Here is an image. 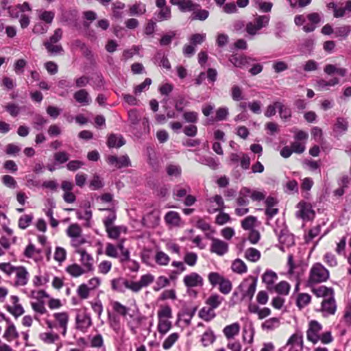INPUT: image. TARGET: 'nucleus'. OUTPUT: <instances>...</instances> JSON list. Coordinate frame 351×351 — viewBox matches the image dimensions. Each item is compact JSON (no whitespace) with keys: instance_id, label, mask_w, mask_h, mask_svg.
I'll use <instances>...</instances> for the list:
<instances>
[{"instance_id":"1","label":"nucleus","mask_w":351,"mask_h":351,"mask_svg":"<svg viewBox=\"0 0 351 351\" xmlns=\"http://www.w3.org/2000/svg\"><path fill=\"white\" fill-rule=\"evenodd\" d=\"M330 276L329 271L321 263L314 264L310 270L308 284H315L326 282Z\"/></svg>"},{"instance_id":"2","label":"nucleus","mask_w":351,"mask_h":351,"mask_svg":"<svg viewBox=\"0 0 351 351\" xmlns=\"http://www.w3.org/2000/svg\"><path fill=\"white\" fill-rule=\"evenodd\" d=\"M257 285V279L254 277L250 276L245 279L237 287V289L242 293L240 301L245 298H248L251 301L256 291Z\"/></svg>"},{"instance_id":"3","label":"nucleus","mask_w":351,"mask_h":351,"mask_svg":"<svg viewBox=\"0 0 351 351\" xmlns=\"http://www.w3.org/2000/svg\"><path fill=\"white\" fill-rule=\"evenodd\" d=\"M183 282L189 292L191 291L192 288L202 287L204 285V279L199 274L191 272L184 277ZM192 292L195 293L193 291Z\"/></svg>"},{"instance_id":"4","label":"nucleus","mask_w":351,"mask_h":351,"mask_svg":"<svg viewBox=\"0 0 351 351\" xmlns=\"http://www.w3.org/2000/svg\"><path fill=\"white\" fill-rule=\"evenodd\" d=\"M322 328V326L318 322L315 320L311 321L306 332L307 339L313 343L318 342Z\"/></svg>"},{"instance_id":"5","label":"nucleus","mask_w":351,"mask_h":351,"mask_svg":"<svg viewBox=\"0 0 351 351\" xmlns=\"http://www.w3.org/2000/svg\"><path fill=\"white\" fill-rule=\"evenodd\" d=\"M207 202L209 204L207 211L210 214L221 211L225 208L223 199L220 195H215L208 198Z\"/></svg>"},{"instance_id":"6","label":"nucleus","mask_w":351,"mask_h":351,"mask_svg":"<svg viewBox=\"0 0 351 351\" xmlns=\"http://www.w3.org/2000/svg\"><path fill=\"white\" fill-rule=\"evenodd\" d=\"M298 211L296 215L304 220H312L315 217V212L311 206L304 202H300L298 204Z\"/></svg>"},{"instance_id":"7","label":"nucleus","mask_w":351,"mask_h":351,"mask_svg":"<svg viewBox=\"0 0 351 351\" xmlns=\"http://www.w3.org/2000/svg\"><path fill=\"white\" fill-rule=\"evenodd\" d=\"M107 161L109 165L114 166L117 169L128 167L131 166V162L128 155H123L120 157L116 156H109Z\"/></svg>"},{"instance_id":"8","label":"nucleus","mask_w":351,"mask_h":351,"mask_svg":"<svg viewBox=\"0 0 351 351\" xmlns=\"http://www.w3.org/2000/svg\"><path fill=\"white\" fill-rule=\"evenodd\" d=\"M16 280L14 285L17 287H23L27 284L29 280V273L26 268L23 266L16 267L14 271Z\"/></svg>"},{"instance_id":"9","label":"nucleus","mask_w":351,"mask_h":351,"mask_svg":"<svg viewBox=\"0 0 351 351\" xmlns=\"http://www.w3.org/2000/svg\"><path fill=\"white\" fill-rule=\"evenodd\" d=\"M92 325L91 317L89 314L82 313L76 316V328L82 332H86Z\"/></svg>"},{"instance_id":"10","label":"nucleus","mask_w":351,"mask_h":351,"mask_svg":"<svg viewBox=\"0 0 351 351\" xmlns=\"http://www.w3.org/2000/svg\"><path fill=\"white\" fill-rule=\"evenodd\" d=\"M228 250V245L225 241L219 239L213 238L210 246V252L219 256H223Z\"/></svg>"},{"instance_id":"11","label":"nucleus","mask_w":351,"mask_h":351,"mask_svg":"<svg viewBox=\"0 0 351 351\" xmlns=\"http://www.w3.org/2000/svg\"><path fill=\"white\" fill-rule=\"evenodd\" d=\"M160 215L158 210H152L147 214L142 219L143 226L147 228H154L159 224Z\"/></svg>"},{"instance_id":"12","label":"nucleus","mask_w":351,"mask_h":351,"mask_svg":"<svg viewBox=\"0 0 351 351\" xmlns=\"http://www.w3.org/2000/svg\"><path fill=\"white\" fill-rule=\"evenodd\" d=\"M75 252L80 255V261L82 262L84 269L88 271H93L94 269V267L93 258L92 256L88 254L86 251L83 249H77Z\"/></svg>"},{"instance_id":"13","label":"nucleus","mask_w":351,"mask_h":351,"mask_svg":"<svg viewBox=\"0 0 351 351\" xmlns=\"http://www.w3.org/2000/svg\"><path fill=\"white\" fill-rule=\"evenodd\" d=\"M11 302L12 303V306H8L7 310L15 317H18L22 315L24 313V309L23 306L19 304V297L16 295H12L10 297Z\"/></svg>"},{"instance_id":"14","label":"nucleus","mask_w":351,"mask_h":351,"mask_svg":"<svg viewBox=\"0 0 351 351\" xmlns=\"http://www.w3.org/2000/svg\"><path fill=\"white\" fill-rule=\"evenodd\" d=\"M53 317L58 324L59 327L62 329V334L65 336L67 331V325L69 322V314L66 312L55 313Z\"/></svg>"},{"instance_id":"15","label":"nucleus","mask_w":351,"mask_h":351,"mask_svg":"<svg viewBox=\"0 0 351 351\" xmlns=\"http://www.w3.org/2000/svg\"><path fill=\"white\" fill-rule=\"evenodd\" d=\"M322 310L329 315L335 314L336 311V303L334 295L324 298L322 302Z\"/></svg>"},{"instance_id":"16","label":"nucleus","mask_w":351,"mask_h":351,"mask_svg":"<svg viewBox=\"0 0 351 351\" xmlns=\"http://www.w3.org/2000/svg\"><path fill=\"white\" fill-rule=\"evenodd\" d=\"M254 60L250 57L245 56H232L230 61L237 67L245 68L250 65L251 61Z\"/></svg>"},{"instance_id":"17","label":"nucleus","mask_w":351,"mask_h":351,"mask_svg":"<svg viewBox=\"0 0 351 351\" xmlns=\"http://www.w3.org/2000/svg\"><path fill=\"white\" fill-rule=\"evenodd\" d=\"M65 271L72 277L73 278H78L83 274L88 272L86 269L83 268L82 266L77 263H73L71 265H68Z\"/></svg>"},{"instance_id":"18","label":"nucleus","mask_w":351,"mask_h":351,"mask_svg":"<svg viewBox=\"0 0 351 351\" xmlns=\"http://www.w3.org/2000/svg\"><path fill=\"white\" fill-rule=\"evenodd\" d=\"M165 221L168 226L176 227L180 226L181 218L178 213L169 211L165 216Z\"/></svg>"},{"instance_id":"19","label":"nucleus","mask_w":351,"mask_h":351,"mask_svg":"<svg viewBox=\"0 0 351 351\" xmlns=\"http://www.w3.org/2000/svg\"><path fill=\"white\" fill-rule=\"evenodd\" d=\"M239 331L240 325L237 322L226 326L223 330V332L228 339H233L239 333Z\"/></svg>"},{"instance_id":"20","label":"nucleus","mask_w":351,"mask_h":351,"mask_svg":"<svg viewBox=\"0 0 351 351\" xmlns=\"http://www.w3.org/2000/svg\"><path fill=\"white\" fill-rule=\"evenodd\" d=\"M324 71L328 75H332L335 73L344 77L347 74V69L345 68L337 67L335 64H328L324 68Z\"/></svg>"},{"instance_id":"21","label":"nucleus","mask_w":351,"mask_h":351,"mask_svg":"<svg viewBox=\"0 0 351 351\" xmlns=\"http://www.w3.org/2000/svg\"><path fill=\"white\" fill-rule=\"evenodd\" d=\"M154 19L158 22L169 20L171 18V11L169 7L159 8L154 14Z\"/></svg>"},{"instance_id":"22","label":"nucleus","mask_w":351,"mask_h":351,"mask_svg":"<svg viewBox=\"0 0 351 351\" xmlns=\"http://www.w3.org/2000/svg\"><path fill=\"white\" fill-rule=\"evenodd\" d=\"M339 83L337 77H333L328 81L324 79H319L316 82V86L319 90H328L330 86H334Z\"/></svg>"},{"instance_id":"23","label":"nucleus","mask_w":351,"mask_h":351,"mask_svg":"<svg viewBox=\"0 0 351 351\" xmlns=\"http://www.w3.org/2000/svg\"><path fill=\"white\" fill-rule=\"evenodd\" d=\"M73 97L77 102L84 106L88 105L91 101L88 93L84 89H80L76 91L73 95Z\"/></svg>"},{"instance_id":"24","label":"nucleus","mask_w":351,"mask_h":351,"mask_svg":"<svg viewBox=\"0 0 351 351\" xmlns=\"http://www.w3.org/2000/svg\"><path fill=\"white\" fill-rule=\"evenodd\" d=\"M348 129V121L343 117H338L334 125L333 130L337 134L342 135L346 133Z\"/></svg>"},{"instance_id":"25","label":"nucleus","mask_w":351,"mask_h":351,"mask_svg":"<svg viewBox=\"0 0 351 351\" xmlns=\"http://www.w3.org/2000/svg\"><path fill=\"white\" fill-rule=\"evenodd\" d=\"M125 141L121 135L110 134L108 136L107 145L110 148L121 147L125 145Z\"/></svg>"},{"instance_id":"26","label":"nucleus","mask_w":351,"mask_h":351,"mask_svg":"<svg viewBox=\"0 0 351 351\" xmlns=\"http://www.w3.org/2000/svg\"><path fill=\"white\" fill-rule=\"evenodd\" d=\"M251 193L250 189L247 187H242L239 193V196L237 199V203L239 206H247L249 204V200L247 197L250 196Z\"/></svg>"},{"instance_id":"27","label":"nucleus","mask_w":351,"mask_h":351,"mask_svg":"<svg viewBox=\"0 0 351 351\" xmlns=\"http://www.w3.org/2000/svg\"><path fill=\"white\" fill-rule=\"evenodd\" d=\"M312 292L318 298H327L331 295H334V291L332 288L326 286H320L312 289Z\"/></svg>"},{"instance_id":"28","label":"nucleus","mask_w":351,"mask_h":351,"mask_svg":"<svg viewBox=\"0 0 351 351\" xmlns=\"http://www.w3.org/2000/svg\"><path fill=\"white\" fill-rule=\"evenodd\" d=\"M280 326V319L277 317H271L266 319L261 324V328L263 330L271 331L278 328Z\"/></svg>"},{"instance_id":"29","label":"nucleus","mask_w":351,"mask_h":351,"mask_svg":"<svg viewBox=\"0 0 351 351\" xmlns=\"http://www.w3.org/2000/svg\"><path fill=\"white\" fill-rule=\"evenodd\" d=\"M180 5L179 9L181 12H193L197 8L200 7V5L194 3L191 0H182L181 3H179Z\"/></svg>"},{"instance_id":"30","label":"nucleus","mask_w":351,"mask_h":351,"mask_svg":"<svg viewBox=\"0 0 351 351\" xmlns=\"http://www.w3.org/2000/svg\"><path fill=\"white\" fill-rule=\"evenodd\" d=\"M287 346H291L290 348H297L303 349V339L302 336L299 334H293L289 339Z\"/></svg>"},{"instance_id":"31","label":"nucleus","mask_w":351,"mask_h":351,"mask_svg":"<svg viewBox=\"0 0 351 351\" xmlns=\"http://www.w3.org/2000/svg\"><path fill=\"white\" fill-rule=\"evenodd\" d=\"M277 278V274L271 270L266 271L263 275V282L267 285L268 289L274 285Z\"/></svg>"},{"instance_id":"32","label":"nucleus","mask_w":351,"mask_h":351,"mask_svg":"<svg viewBox=\"0 0 351 351\" xmlns=\"http://www.w3.org/2000/svg\"><path fill=\"white\" fill-rule=\"evenodd\" d=\"M277 108L280 118L284 121H287L291 117V110L289 107L285 106L282 102L277 101Z\"/></svg>"},{"instance_id":"33","label":"nucleus","mask_w":351,"mask_h":351,"mask_svg":"<svg viewBox=\"0 0 351 351\" xmlns=\"http://www.w3.org/2000/svg\"><path fill=\"white\" fill-rule=\"evenodd\" d=\"M223 298L218 294L210 295L206 300V304L210 308L215 309L218 308L222 303Z\"/></svg>"},{"instance_id":"34","label":"nucleus","mask_w":351,"mask_h":351,"mask_svg":"<svg viewBox=\"0 0 351 351\" xmlns=\"http://www.w3.org/2000/svg\"><path fill=\"white\" fill-rule=\"evenodd\" d=\"M129 12L131 16L143 15L146 12V5L141 2L136 3L130 7Z\"/></svg>"},{"instance_id":"35","label":"nucleus","mask_w":351,"mask_h":351,"mask_svg":"<svg viewBox=\"0 0 351 351\" xmlns=\"http://www.w3.org/2000/svg\"><path fill=\"white\" fill-rule=\"evenodd\" d=\"M3 337L8 341H12L13 339H15L19 337V333L16 331V327L14 325V324L12 323L9 324Z\"/></svg>"},{"instance_id":"36","label":"nucleus","mask_w":351,"mask_h":351,"mask_svg":"<svg viewBox=\"0 0 351 351\" xmlns=\"http://www.w3.org/2000/svg\"><path fill=\"white\" fill-rule=\"evenodd\" d=\"M209 16V12L206 10H202L199 8H197L192 13L190 19L191 21H205Z\"/></svg>"},{"instance_id":"37","label":"nucleus","mask_w":351,"mask_h":351,"mask_svg":"<svg viewBox=\"0 0 351 351\" xmlns=\"http://www.w3.org/2000/svg\"><path fill=\"white\" fill-rule=\"evenodd\" d=\"M154 259L156 263L160 266H166L170 262V257L162 251H157Z\"/></svg>"},{"instance_id":"38","label":"nucleus","mask_w":351,"mask_h":351,"mask_svg":"<svg viewBox=\"0 0 351 351\" xmlns=\"http://www.w3.org/2000/svg\"><path fill=\"white\" fill-rule=\"evenodd\" d=\"M215 315L214 309L210 307L208 308L204 307L199 311V317L206 322L210 321L215 317Z\"/></svg>"},{"instance_id":"39","label":"nucleus","mask_w":351,"mask_h":351,"mask_svg":"<svg viewBox=\"0 0 351 351\" xmlns=\"http://www.w3.org/2000/svg\"><path fill=\"white\" fill-rule=\"evenodd\" d=\"M231 268L235 273L241 274L247 271L245 263L241 259H236L233 261Z\"/></svg>"},{"instance_id":"40","label":"nucleus","mask_w":351,"mask_h":351,"mask_svg":"<svg viewBox=\"0 0 351 351\" xmlns=\"http://www.w3.org/2000/svg\"><path fill=\"white\" fill-rule=\"evenodd\" d=\"M245 257L251 262H256L261 258V252L254 247H250L246 250Z\"/></svg>"},{"instance_id":"41","label":"nucleus","mask_w":351,"mask_h":351,"mask_svg":"<svg viewBox=\"0 0 351 351\" xmlns=\"http://www.w3.org/2000/svg\"><path fill=\"white\" fill-rule=\"evenodd\" d=\"M126 282L127 280L123 278H117L113 279L111 281V285L112 289L119 291V292H124L125 289H126Z\"/></svg>"},{"instance_id":"42","label":"nucleus","mask_w":351,"mask_h":351,"mask_svg":"<svg viewBox=\"0 0 351 351\" xmlns=\"http://www.w3.org/2000/svg\"><path fill=\"white\" fill-rule=\"evenodd\" d=\"M199 162L202 165H207L212 169H216L219 167V162L212 156H206L200 158Z\"/></svg>"},{"instance_id":"43","label":"nucleus","mask_w":351,"mask_h":351,"mask_svg":"<svg viewBox=\"0 0 351 351\" xmlns=\"http://www.w3.org/2000/svg\"><path fill=\"white\" fill-rule=\"evenodd\" d=\"M230 95L234 101H239L244 99L242 89L238 85H234L230 89Z\"/></svg>"},{"instance_id":"44","label":"nucleus","mask_w":351,"mask_h":351,"mask_svg":"<svg viewBox=\"0 0 351 351\" xmlns=\"http://www.w3.org/2000/svg\"><path fill=\"white\" fill-rule=\"evenodd\" d=\"M180 335L178 332L171 333L170 335L166 338L162 343V348L165 350L170 349L173 345L178 341Z\"/></svg>"},{"instance_id":"45","label":"nucleus","mask_w":351,"mask_h":351,"mask_svg":"<svg viewBox=\"0 0 351 351\" xmlns=\"http://www.w3.org/2000/svg\"><path fill=\"white\" fill-rule=\"evenodd\" d=\"M232 289V285L230 280L228 278H223L219 285V291L223 294L227 295L230 293Z\"/></svg>"},{"instance_id":"46","label":"nucleus","mask_w":351,"mask_h":351,"mask_svg":"<svg viewBox=\"0 0 351 351\" xmlns=\"http://www.w3.org/2000/svg\"><path fill=\"white\" fill-rule=\"evenodd\" d=\"M215 339V337L210 329L207 330L203 335L201 341L204 346H208L212 344Z\"/></svg>"},{"instance_id":"47","label":"nucleus","mask_w":351,"mask_h":351,"mask_svg":"<svg viewBox=\"0 0 351 351\" xmlns=\"http://www.w3.org/2000/svg\"><path fill=\"white\" fill-rule=\"evenodd\" d=\"M171 322L168 319H159L158 330L160 334L165 335L171 328Z\"/></svg>"},{"instance_id":"48","label":"nucleus","mask_w":351,"mask_h":351,"mask_svg":"<svg viewBox=\"0 0 351 351\" xmlns=\"http://www.w3.org/2000/svg\"><path fill=\"white\" fill-rule=\"evenodd\" d=\"M33 218L34 216L32 214L21 216L19 219V227L22 230L26 229L32 223Z\"/></svg>"},{"instance_id":"49","label":"nucleus","mask_w":351,"mask_h":351,"mask_svg":"<svg viewBox=\"0 0 351 351\" xmlns=\"http://www.w3.org/2000/svg\"><path fill=\"white\" fill-rule=\"evenodd\" d=\"M270 17L267 15H260L254 18V21L257 25V27L261 29L263 27H266L269 22Z\"/></svg>"},{"instance_id":"50","label":"nucleus","mask_w":351,"mask_h":351,"mask_svg":"<svg viewBox=\"0 0 351 351\" xmlns=\"http://www.w3.org/2000/svg\"><path fill=\"white\" fill-rule=\"evenodd\" d=\"M82 232V228L76 223L71 224L66 230V234L71 239L81 235Z\"/></svg>"},{"instance_id":"51","label":"nucleus","mask_w":351,"mask_h":351,"mask_svg":"<svg viewBox=\"0 0 351 351\" xmlns=\"http://www.w3.org/2000/svg\"><path fill=\"white\" fill-rule=\"evenodd\" d=\"M311 297L308 293H300L297 298L296 304L300 308H302L311 302Z\"/></svg>"},{"instance_id":"52","label":"nucleus","mask_w":351,"mask_h":351,"mask_svg":"<svg viewBox=\"0 0 351 351\" xmlns=\"http://www.w3.org/2000/svg\"><path fill=\"white\" fill-rule=\"evenodd\" d=\"M40 339L47 343H53L58 340V335L53 332H43L40 334Z\"/></svg>"},{"instance_id":"53","label":"nucleus","mask_w":351,"mask_h":351,"mask_svg":"<svg viewBox=\"0 0 351 351\" xmlns=\"http://www.w3.org/2000/svg\"><path fill=\"white\" fill-rule=\"evenodd\" d=\"M223 278L224 277L223 276L217 272H210L208 275V280L213 287L219 285Z\"/></svg>"},{"instance_id":"54","label":"nucleus","mask_w":351,"mask_h":351,"mask_svg":"<svg viewBox=\"0 0 351 351\" xmlns=\"http://www.w3.org/2000/svg\"><path fill=\"white\" fill-rule=\"evenodd\" d=\"M158 319H168L172 317L171 308L169 306H162L158 311Z\"/></svg>"},{"instance_id":"55","label":"nucleus","mask_w":351,"mask_h":351,"mask_svg":"<svg viewBox=\"0 0 351 351\" xmlns=\"http://www.w3.org/2000/svg\"><path fill=\"white\" fill-rule=\"evenodd\" d=\"M351 32V27L348 25H345L339 27H337L335 30V34L337 37L346 38Z\"/></svg>"},{"instance_id":"56","label":"nucleus","mask_w":351,"mask_h":351,"mask_svg":"<svg viewBox=\"0 0 351 351\" xmlns=\"http://www.w3.org/2000/svg\"><path fill=\"white\" fill-rule=\"evenodd\" d=\"M2 183L10 189H15L17 186V182L15 179L10 175H4L1 177Z\"/></svg>"},{"instance_id":"57","label":"nucleus","mask_w":351,"mask_h":351,"mask_svg":"<svg viewBox=\"0 0 351 351\" xmlns=\"http://www.w3.org/2000/svg\"><path fill=\"white\" fill-rule=\"evenodd\" d=\"M289 289L290 285L286 281H281L275 287L276 291L282 295H287L289 292Z\"/></svg>"},{"instance_id":"58","label":"nucleus","mask_w":351,"mask_h":351,"mask_svg":"<svg viewBox=\"0 0 351 351\" xmlns=\"http://www.w3.org/2000/svg\"><path fill=\"white\" fill-rule=\"evenodd\" d=\"M256 218L254 216H248L241 221V227L244 230H251L254 226Z\"/></svg>"},{"instance_id":"59","label":"nucleus","mask_w":351,"mask_h":351,"mask_svg":"<svg viewBox=\"0 0 351 351\" xmlns=\"http://www.w3.org/2000/svg\"><path fill=\"white\" fill-rule=\"evenodd\" d=\"M66 257V252L65 249L61 247H57L54 253V259L61 263L65 261Z\"/></svg>"},{"instance_id":"60","label":"nucleus","mask_w":351,"mask_h":351,"mask_svg":"<svg viewBox=\"0 0 351 351\" xmlns=\"http://www.w3.org/2000/svg\"><path fill=\"white\" fill-rule=\"evenodd\" d=\"M176 31H170L167 34L163 35L160 40V45H162V46L169 45L171 43L172 40L176 36Z\"/></svg>"},{"instance_id":"61","label":"nucleus","mask_w":351,"mask_h":351,"mask_svg":"<svg viewBox=\"0 0 351 351\" xmlns=\"http://www.w3.org/2000/svg\"><path fill=\"white\" fill-rule=\"evenodd\" d=\"M112 308L115 312L122 316H125L129 311V308L121 304L119 302L115 301L112 303Z\"/></svg>"},{"instance_id":"62","label":"nucleus","mask_w":351,"mask_h":351,"mask_svg":"<svg viewBox=\"0 0 351 351\" xmlns=\"http://www.w3.org/2000/svg\"><path fill=\"white\" fill-rule=\"evenodd\" d=\"M182 117L186 122L195 123L198 120V114L194 111H187L183 113Z\"/></svg>"},{"instance_id":"63","label":"nucleus","mask_w":351,"mask_h":351,"mask_svg":"<svg viewBox=\"0 0 351 351\" xmlns=\"http://www.w3.org/2000/svg\"><path fill=\"white\" fill-rule=\"evenodd\" d=\"M90 291V289L88 288L86 284H82L78 287L77 293L81 299L84 300L88 298Z\"/></svg>"},{"instance_id":"64","label":"nucleus","mask_w":351,"mask_h":351,"mask_svg":"<svg viewBox=\"0 0 351 351\" xmlns=\"http://www.w3.org/2000/svg\"><path fill=\"white\" fill-rule=\"evenodd\" d=\"M44 46L49 53L58 54L63 51V48L60 45H53L49 43H44Z\"/></svg>"}]
</instances>
